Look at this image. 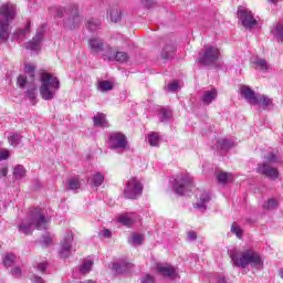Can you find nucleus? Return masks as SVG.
Segmentation results:
<instances>
[{"label":"nucleus","mask_w":283,"mask_h":283,"mask_svg":"<svg viewBox=\"0 0 283 283\" xmlns=\"http://www.w3.org/2000/svg\"><path fill=\"white\" fill-rule=\"evenodd\" d=\"M217 180L220 182V185H227L229 180H231V174L228 172H219L217 175Z\"/></svg>","instance_id":"nucleus-40"},{"label":"nucleus","mask_w":283,"mask_h":283,"mask_svg":"<svg viewBox=\"0 0 283 283\" xmlns=\"http://www.w3.org/2000/svg\"><path fill=\"white\" fill-rule=\"evenodd\" d=\"M156 271L159 275H163V277H168V280H176L178 276V271H176V268L171 264L159 263L156 265Z\"/></svg>","instance_id":"nucleus-15"},{"label":"nucleus","mask_w":283,"mask_h":283,"mask_svg":"<svg viewBox=\"0 0 283 283\" xmlns=\"http://www.w3.org/2000/svg\"><path fill=\"white\" fill-rule=\"evenodd\" d=\"M18 85L21 88L25 87V85H28V78L24 75H19Z\"/></svg>","instance_id":"nucleus-49"},{"label":"nucleus","mask_w":283,"mask_h":283,"mask_svg":"<svg viewBox=\"0 0 283 283\" xmlns=\"http://www.w3.org/2000/svg\"><path fill=\"white\" fill-rule=\"evenodd\" d=\"M11 275L13 277H21V268L17 266L11 270Z\"/></svg>","instance_id":"nucleus-52"},{"label":"nucleus","mask_w":283,"mask_h":283,"mask_svg":"<svg viewBox=\"0 0 283 283\" xmlns=\"http://www.w3.org/2000/svg\"><path fill=\"white\" fill-rule=\"evenodd\" d=\"M254 70H259L260 72H269L271 70V66L269 63H266V60L264 59H256L252 61Z\"/></svg>","instance_id":"nucleus-24"},{"label":"nucleus","mask_w":283,"mask_h":283,"mask_svg":"<svg viewBox=\"0 0 283 283\" xmlns=\"http://www.w3.org/2000/svg\"><path fill=\"white\" fill-rule=\"evenodd\" d=\"M263 209L266 211H273V209H277V200L269 199L263 203Z\"/></svg>","instance_id":"nucleus-41"},{"label":"nucleus","mask_w":283,"mask_h":283,"mask_svg":"<svg viewBox=\"0 0 283 283\" xmlns=\"http://www.w3.org/2000/svg\"><path fill=\"white\" fill-rule=\"evenodd\" d=\"M93 123L95 127H109V122H107V117L103 113H97L93 117Z\"/></svg>","instance_id":"nucleus-23"},{"label":"nucleus","mask_w":283,"mask_h":283,"mask_svg":"<svg viewBox=\"0 0 283 283\" xmlns=\"http://www.w3.org/2000/svg\"><path fill=\"white\" fill-rule=\"evenodd\" d=\"M50 12L55 13L59 19H64V28L66 30H76L83 23V17L81 15V8L76 3H70L66 7H51Z\"/></svg>","instance_id":"nucleus-2"},{"label":"nucleus","mask_w":283,"mask_h":283,"mask_svg":"<svg viewBox=\"0 0 283 283\" xmlns=\"http://www.w3.org/2000/svg\"><path fill=\"white\" fill-rule=\"evenodd\" d=\"M44 34H45V24L40 27V29L36 31L32 40L23 44L25 50H30V52H41V43H43Z\"/></svg>","instance_id":"nucleus-10"},{"label":"nucleus","mask_w":283,"mask_h":283,"mask_svg":"<svg viewBox=\"0 0 283 283\" xmlns=\"http://www.w3.org/2000/svg\"><path fill=\"white\" fill-rule=\"evenodd\" d=\"M220 59V49L217 46H208L206 50L201 53V56L199 57V63L201 65H213L216 61Z\"/></svg>","instance_id":"nucleus-9"},{"label":"nucleus","mask_w":283,"mask_h":283,"mask_svg":"<svg viewBox=\"0 0 283 283\" xmlns=\"http://www.w3.org/2000/svg\"><path fill=\"white\" fill-rule=\"evenodd\" d=\"M25 167L18 165L13 168V177L15 180H23V178L25 177Z\"/></svg>","instance_id":"nucleus-30"},{"label":"nucleus","mask_w":283,"mask_h":283,"mask_svg":"<svg viewBox=\"0 0 283 283\" xmlns=\"http://www.w3.org/2000/svg\"><path fill=\"white\" fill-rule=\"evenodd\" d=\"M240 92L244 99L249 101L251 105L255 103V98L258 97V95H255V92L251 87H249L248 85H241Z\"/></svg>","instance_id":"nucleus-20"},{"label":"nucleus","mask_w":283,"mask_h":283,"mask_svg":"<svg viewBox=\"0 0 283 283\" xmlns=\"http://www.w3.org/2000/svg\"><path fill=\"white\" fill-rule=\"evenodd\" d=\"M42 244H44V247H48L49 244H52V237H50V234H45L42 237Z\"/></svg>","instance_id":"nucleus-51"},{"label":"nucleus","mask_w":283,"mask_h":283,"mask_svg":"<svg viewBox=\"0 0 283 283\" xmlns=\"http://www.w3.org/2000/svg\"><path fill=\"white\" fill-rule=\"evenodd\" d=\"M140 283H156V279L150 274H144L140 279Z\"/></svg>","instance_id":"nucleus-46"},{"label":"nucleus","mask_w":283,"mask_h":283,"mask_svg":"<svg viewBox=\"0 0 283 283\" xmlns=\"http://www.w3.org/2000/svg\"><path fill=\"white\" fill-rule=\"evenodd\" d=\"M171 182L172 191L178 196H185L193 187V179L189 175H178Z\"/></svg>","instance_id":"nucleus-7"},{"label":"nucleus","mask_w":283,"mask_h":283,"mask_svg":"<svg viewBox=\"0 0 283 283\" xmlns=\"http://www.w3.org/2000/svg\"><path fill=\"white\" fill-rule=\"evenodd\" d=\"M104 61H116L117 63H126L129 61V54L127 52L117 51L114 53V49L112 46L106 48V53H103Z\"/></svg>","instance_id":"nucleus-13"},{"label":"nucleus","mask_w":283,"mask_h":283,"mask_svg":"<svg viewBox=\"0 0 283 283\" xmlns=\"http://www.w3.org/2000/svg\"><path fill=\"white\" fill-rule=\"evenodd\" d=\"M117 221L120 222V224H124V227H132V224L140 222V216H138L136 212H126L120 214Z\"/></svg>","instance_id":"nucleus-17"},{"label":"nucleus","mask_w":283,"mask_h":283,"mask_svg":"<svg viewBox=\"0 0 283 283\" xmlns=\"http://www.w3.org/2000/svg\"><path fill=\"white\" fill-rule=\"evenodd\" d=\"M196 238H198V235L196 234V232H188V239L193 242V240H196Z\"/></svg>","instance_id":"nucleus-57"},{"label":"nucleus","mask_w":283,"mask_h":283,"mask_svg":"<svg viewBox=\"0 0 283 283\" xmlns=\"http://www.w3.org/2000/svg\"><path fill=\"white\" fill-rule=\"evenodd\" d=\"M174 52H176V46L174 44H167L161 50V59H171V56H174Z\"/></svg>","instance_id":"nucleus-29"},{"label":"nucleus","mask_w":283,"mask_h":283,"mask_svg":"<svg viewBox=\"0 0 283 283\" xmlns=\"http://www.w3.org/2000/svg\"><path fill=\"white\" fill-rule=\"evenodd\" d=\"M17 17V6L6 2L0 7V41H8L10 36V23Z\"/></svg>","instance_id":"nucleus-5"},{"label":"nucleus","mask_w":283,"mask_h":283,"mask_svg":"<svg viewBox=\"0 0 283 283\" xmlns=\"http://www.w3.org/2000/svg\"><path fill=\"white\" fill-rule=\"evenodd\" d=\"M143 193V185L138 179L130 178L128 182L126 184V187L124 189V196L128 200H136L138 196Z\"/></svg>","instance_id":"nucleus-8"},{"label":"nucleus","mask_w":283,"mask_h":283,"mask_svg":"<svg viewBox=\"0 0 283 283\" xmlns=\"http://www.w3.org/2000/svg\"><path fill=\"white\" fill-rule=\"evenodd\" d=\"M88 48L91 54H102L103 56V54L107 53V48H109V45L105 44V42L99 38H92L88 41Z\"/></svg>","instance_id":"nucleus-14"},{"label":"nucleus","mask_w":283,"mask_h":283,"mask_svg":"<svg viewBox=\"0 0 283 283\" xmlns=\"http://www.w3.org/2000/svg\"><path fill=\"white\" fill-rule=\"evenodd\" d=\"M32 23L31 22H27L25 27L23 29H18L14 32V36L17 39H23L27 34H30V28H31Z\"/></svg>","instance_id":"nucleus-31"},{"label":"nucleus","mask_w":283,"mask_h":283,"mask_svg":"<svg viewBox=\"0 0 283 283\" xmlns=\"http://www.w3.org/2000/svg\"><path fill=\"white\" fill-rule=\"evenodd\" d=\"M24 70L31 78H34V72L36 71V66L34 64H27Z\"/></svg>","instance_id":"nucleus-44"},{"label":"nucleus","mask_w":283,"mask_h":283,"mask_svg":"<svg viewBox=\"0 0 283 283\" xmlns=\"http://www.w3.org/2000/svg\"><path fill=\"white\" fill-rule=\"evenodd\" d=\"M23 139V136L19 133H11L8 137V143L11 145V147H19L21 145V140Z\"/></svg>","instance_id":"nucleus-27"},{"label":"nucleus","mask_w":283,"mask_h":283,"mask_svg":"<svg viewBox=\"0 0 283 283\" xmlns=\"http://www.w3.org/2000/svg\"><path fill=\"white\" fill-rule=\"evenodd\" d=\"M50 221L45 217V213L41 211V209H35L31 211V213L22 221V223L18 227L19 232L24 235H30L34 229L39 231H43L48 229V223Z\"/></svg>","instance_id":"nucleus-3"},{"label":"nucleus","mask_w":283,"mask_h":283,"mask_svg":"<svg viewBox=\"0 0 283 283\" xmlns=\"http://www.w3.org/2000/svg\"><path fill=\"white\" fill-rule=\"evenodd\" d=\"M148 143L151 147H158V143H160V137L158 136V134L153 133L148 135Z\"/></svg>","instance_id":"nucleus-42"},{"label":"nucleus","mask_w":283,"mask_h":283,"mask_svg":"<svg viewBox=\"0 0 283 283\" xmlns=\"http://www.w3.org/2000/svg\"><path fill=\"white\" fill-rule=\"evenodd\" d=\"M98 90L102 92H112L114 84L111 81L104 80L98 83Z\"/></svg>","instance_id":"nucleus-36"},{"label":"nucleus","mask_w":283,"mask_h":283,"mask_svg":"<svg viewBox=\"0 0 283 283\" xmlns=\"http://www.w3.org/2000/svg\"><path fill=\"white\" fill-rule=\"evenodd\" d=\"M112 266L113 272L117 273V275H120V273H129V271L134 269V264L128 263L127 261L113 263Z\"/></svg>","instance_id":"nucleus-18"},{"label":"nucleus","mask_w":283,"mask_h":283,"mask_svg":"<svg viewBox=\"0 0 283 283\" xmlns=\"http://www.w3.org/2000/svg\"><path fill=\"white\" fill-rule=\"evenodd\" d=\"M10 158V150L2 149L0 150V160H8Z\"/></svg>","instance_id":"nucleus-50"},{"label":"nucleus","mask_w":283,"mask_h":283,"mask_svg":"<svg viewBox=\"0 0 283 283\" xmlns=\"http://www.w3.org/2000/svg\"><path fill=\"white\" fill-rule=\"evenodd\" d=\"M129 244L140 245L145 242V237L140 233L134 232L132 238L128 240Z\"/></svg>","instance_id":"nucleus-34"},{"label":"nucleus","mask_w":283,"mask_h":283,"mask_svg":"<svg viewBox=\"0 0 283 283\" xmlns=\"http://www.w3.org/2000/svg\"><path fill=\"white\" fill-rule=\"evenodd\" d=\"M279 0H269L270 3H273L274 6H277Z\"/></svg>","instance_id":"nucleus-58"},{"label":"nucleus","mask_w":283,"mask_h":283,"mask_svg":"<svg viewBox=\"0 0 283 283\" xmlns=\"http://www.w3.org/2000/svg\"><path fill=\"white\" fill-rule=\"evenodd\" d=\"M258 174L270 178V180H277L280 171L275 167H271L269 164H259L256 168Z\"/></svg>","instance_id":"nucleus-16"},{"label":"nucleus","mask_w":283,"mask_h":283,"mask_svg":"<svg viewBox=\"0 0 283 283\" xmlns=\"http://www.w3.org/2000/svg\"><path fill=\"white\" fill-rule=\"evenodd\" d=\"M106 145L108 149L117 151V154H123L129 149V142H127V136L122 132H113L108 135L106 139Z\"/></svg>","instance_id":"nucleus-6"},{"label":"nucleus","mask_w":283,"mask_h":283,"mask_svg":"<svg viewBox=\"0 0 283 283\" xmlns=\"http://www.w3.org/2000/svg\"><path fill=\"white\" fill-rule=\"evenodd\" d=\"M90 182H91L92 187H101V185H103V182H105V175H103V172H95L91 177Z\"/></svg>","instance_id":"nucleus-25"},{"label":"nucleus","mask_w":283,"mask_h":283,"mask_svg":"<svg viewBox=\"0 0 283 283\" xmlns=\"http://www.w3.org/2000/svg\"><path fill=\"white\" fill-rule=\"evenodd\" d=\"M271 34H273L277 41L283 43V21L277 23L273 30H271Z\"/></svg>","instance_id":"nucleus-28"},{"label":"nucleus","mask_w":283,"mask_h":283,"mask_svg":"<svg viewBox=\"0 0 283 283\" xmlns=\"http://www.w3.org/2000/svg\"><path fill=\"white\" fill-rule=\"evenodd\" d=\"M280 163V158H277V154L275 153H269L266 156H265V164L266 165H275Z\"/></svg>","instance_id":"nucleus-39"},{"label":"nucleus","mask_w":283,"mask_h":283,"mask_svg":"<svg viewBox=\"0 0 283 283\" xmlns=\"http://www.w3.org/2000/svg\"><path fill=\"white\" fill-rule=\"evenodd\" d=\"M109 19L113 23H118V21H120V10H118V8L111 9Z\"/></svg>","instance_id":"nucleus-38"},{"label":"nucleus","mask_w":283,"mask_h":283,"mask_svg":"<svg viewBox=\"0 0 283 283\" xmlns=\"http://www.w3.org/2000/svg\"><path fill=\"white\" fill-rule=\"evenodd\" d=\"M8 176V167L2 166L0 167V178H6Z\"/></svg>","instance_id":"nucleus-54"},{"label":"nucleus","mask_w":283,"mask_h":283,"mask_svg":"<svg viewBox=\"0 0 283 283\" xmlns=\"http://www.w3.org/2000/svg\"><path fill=\"white\" fill-rule=\"evenodd\" d=\"M216 98H218V90L211 88L202 93L201 103H203V105H211Z\"/></svg>","instance_id":"nucleus-21"},{"label":"nucleus","mask_w":283,"mask_h":283,"mask_svg":"<svg viewBox=\"0 0 283 283\" xmlns=\"http://www.w3.org/2000/svg\"><path fill=\"white\" fill-rule=\"evenodd\" d=\"M46 269H48L46 263H39L38 264V271H40L41 273L45 272Z\"/></svg>","instance_id":"nucleus-55"},{"label":"nucleus","mask_w":283,"mask_h":283,"mask_svg":"<svg viewBox=\"0 0 283 283\" xmlns=\"http://www.w3.org/2000/svg\"><path fill=\"white\" fill-rule=\"evenodd\" d=\"M210 200L211 196L209 195V192H202L199 197V200L196 202L197 209H199V211H206L207 205H209Z\"/></svg>","instance_id":"nucleus-22"},{"label":"nucleus","mask_w":283,"mask_h":283,"mask_svg":"<svg viewBox=\"0 0 283 283\" xmlns=\"http://www.w3.org/2000/svg\"><path fill=\"white\" fill-rule=\"evenodd\" d=\"M92 266H94V261H84L83 264L80 266V273H82V275H86V273H90V271H92Z\"/></svg>","instance_id":"nucleus-35"},{"label":"nucleus","mask_w":283,"mask_h":283,"mask_svg":"<svg viewBox=\"0 0 283 283\" xmlns=\"http://www.w3.org/2000/svg\"><path fill=\"white\" fill-rule=\"evenodd\" d=\"M27 95L31 101H34V98H36V86L29 88Z\"/></svg>","instance_id":"nucleus-47"},{"label":"nucleus","mask_w":283,"mask_h":283,"mask_svg":"<svg viewBox=\"0 0 283 283\" xmlns=\"http://www.w3.org/2000/svg\"><path fill=\"white\" fill-rule=\"evenodd\" d=\"M81 188V181H78V179L76 178H71L69 180V189L71 191H76V189H80Z\"/></svg>","instance_id":"nucleus-43"},{"label":"nucleus","mask_w":283,"mask_h":283,"mask_svg":"<svg viewBox=\"0 0 283 283\" xmlns=\"http://www.w3.org/2000/svg\"><path fill=\"white\" fill-rule=\"evenodd\" d=\"M40 96L43 101H52L56 96V92L61 90V81L51 73L43 72L40 75Z\"/></svg>","instance_id":"nucleus-4"},{"label":"nucleus","mask_w":283,"mask_h":283,"mask_svg":"<svg viewBox=\"0 0 283 283\" xmlns=\"http://www.w3.org/2000/svg\"><path fill=\"white\" fill-rule=\"evenodd\" d=\"M230 259L233 266H238L239 269H247V266H251L258 271L264 269V260H262V255L253 249L243 251L232 250L230 251Z\"/></svg>","instance_id":"nucleus-1"},{"label":"nucleus","mask_w":283,"mask_h":283,"mask_svg":"<svg viewBox=\"0 0 283 283\" xmlns=\"http://www.w3.org/2000/svg\"><path fill=\"white\" fill-rule=\"evenodd\" d=\"M252 105H259L262 109H271L273 107V99L266 95H256Z\"/></svg>","instance_id":"nucleus-19"},{"label":"nucleus","mask_w":283,"mask_h":283,"mask_svg":"<svg viewBox=\"0 0 283 283\" xmlns=\"http://www.w3.org/2000/svg\"><path fill=\"white\" fill-rule=\"evenodd\" d=\"M74 242V234L67 232L61 241L59 255L60 258L67 259L72 255V243Z\"/></svg>","instance_id":"nucleus-12"},{"label":"nucleus","mask_w":283,"mask_h":283,"mask_svg":"<svg viewBox=\"0 0 283 283\" xmlns=\"http://www.w3.org/2000/svg\"><path fill=\"white\" fill-rule=\"evenodd\" d=\"M99 25L101 22L94 18H91L86 21V30H88L90 32H96Z\"/></svg>","instance_id":"nucleus-33"},{"label":"nucleus","mask_w":283,"mask_h":283,"mask_svg":"<svg viewBox=\"0 0 283 283\" xmlns=\"http://www.w3.org/2000/svg\"><path fill=\"white\" fill-rule=\"evenodd\" d=\"M2 262L7 269H10V266H12L14 264V262H17V255H14L12 253H7V254H4Z\"/></svg>","instance_id":"nucleus-32"},{"label":"nucleus","mask_w":283,"mask_h":283,"mask_svg":"<svg viewBox=\"0 0 283 283\" xmlns=\"http://www.w3.org/2000/svg\"><path fill=\"white\" fill-rule=\"evenodd\" d=\"M172 116L174 114L169 108H160L158 112V118L161 123H167L168 120H171Z\"/></svg>","instance_id":"nucleus-26"},{"label":"nucleus","mask_w":283,"mask_h":283,"mask_svg":"<svg viewBox=\"0 0 283 283\" xmlns=\"http://www.w3.org/2000/svg\"><path fill=\"white\" fill-rule=\"evenodd\" d=\"M238 18L241 21L242 25H244V28H248L249 30H251V28H253L254 25H258V20L253 18V12L244 7H240L238 9Z\"/></svg>","instance_id":"nucleus-11"},{"label":"nucleus","mask_w":283,"mask_h":283,"mask_svg":"<svg viewBox=\"0 0 283 283\" xmlns=\"http://www.w3.org/2000/svg\"><path fill=\"white\" fill-rule=\"evenodd\" d=\"M178 87H179L178 82H172V83L168 84L167 90L169 92H176V90H178Z\"/></svg>","instance_id":"nucleus-53"},{"label":"nucleus","mask_w":283,"mask_h":283,"mask_svg":"<svg viewBox=\"0 0 283 283\" xmlns=\"http://www.w3.org/2000/svg\"><path fill=\"white\" fill-rule=\"evenodd\" d=\"M31 282H33V283H45V281H43V279L41 276H35V275H33V277L31 279Z\"/></svg>","instance_id":"nucleus-56"},{"label":"nucleus","mask_w":283,"mask_h":283,"mask_svg":"<svg viewBox=\"0 0 283 283\" xmlns=\"http://www.w3.org/2000/svg\"><path fill=\"white\" fill-rule=\"evenodd\" d=\"M231 231L234 233V235H237V238H242V228H240V226L237 223H232Z\"/></svg>","instance_id":"nucleus-45"},{"label":"nucleus","mask_w":283,"mask_h":283,"mask_svg":"<svg viewBox=\"0 0 283 283\" xmlns=\"http://www.w3.org/2000/svg\"><path fill=\"white\" fill-rule=\"evenodd\" d=\"M99 238H106L109 239L112 238V230L109 229H103L98 232Z\"/></svg>","instance_id":"nucleus-48"},{"label":"nucleus","mask_w":283,"mask_h":283,"mask_svg":"<svg viewBox=\"0 0 283 283\" xmlns=\"http://www.w3.org/2000/svg\"><path fill=\"white\" fill-rule=\"evenodd\" d=\"M217 146L220 149H231V147H233V140L227 138L218 139Z\"/></svg>","instance_id":"nucleus-37"}]
</instances>
